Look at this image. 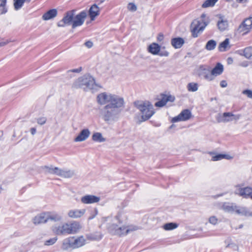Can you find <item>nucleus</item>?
Returning <instances> with one entry per match:
<instances>
[{
	"instance_id": "obj_30",
	"label": "nucleus",
	"mask_w": 252,
	"mask_h": 252,
	"mask_svg": "<svg viewBox=\"0 0 252 252\" xmlns=\"http://www.w3.org/2000/svg\"><path fill=\"white\" fill-rule=\"evenodd\" d=\"M43 168L44 169H45V172L48 173H50V174H55V175H57L59 168L57 167H54L52 165H51L50 166H44L43 167Z\"/></svg>"
},
{
	"instance_id": "obj_24",
	"label": "nucleus",
	"mask_w": 252,
	"mask_h": 252,
	"mask_svg": "<svg viewBox=\"0 0 252 252\" xmlns=\"http://www.w3.org/2000/svg\"><path fill=\"white\" fill-rule=\"evenodd\" d=\"M99 14V8L95 4H93L90 8L89 15L92 21L95 19V18Z\"/></svg>"
},
{
	"instance_id": "obj_59",
	"label": "nucleus",
	"mask_w": 252,
	"mask_h": 252,
	"mask_svg": "<svg viewBox=\"0 0 252 252\" xmlns=\"http://www.w3.org/2000/svg\"><path fill=\"white\" fill-rule=\"evenodd\" d=\"M241 65L244 67H247L248 65V64L247 63H242Z\"/></svg>"
},
{
	"instance_id": "obj_14",
	"label": "nucleus",
	"mask_w": 252,
	"mask_h": 252,
	"mask_svg": "<svg viewBox=\"0 0 252 252\" xmlns=\"http://www.w3.org/2000/svg\"><path fill=\"white\" fill-rule=\"evenodd\" d=\"M235 194L244 198H251L252 199V188L250 187L239 188L235 191Z\"/></svg>"
},
{
	"instance_id": "obj_4",
	"label": "nucleus",
	"mask_w": 252,
	"mask_h": 252,
	"mask_svg": "<svg viewBox=\"0 0 252 252\" xmlns=\"http://www.w3.org/2000/svg\"><path fill=\"white\" fill-rule=\"evenodd\" d=\"M134 105L141 113L142 121L149 119L155 113L153 105L149 101L134 102Z\"/></svg>"
},
{
	"instance_id": "obj_60",
	"label": "nucleus",
	"mask_w": 252,
	"mask_h": 252,
	"mask_svg": "<svg viewBox=\"0 0 252 252\" xmlns=\"http://www.w3.org/2000/svg\"><path fill=\"white\" fill-rule=\"evenodd\" d=\"M174 126V125H172L170 126V128H172V127H173Z\"/></svg>"
},
{
	"instance_id": "obj_20",
	"label": "nucleus",
	"mask_w": 252,
	"mask_h": 252,
	"mask_svg": "<svg viewBox=\"0 0 252 252\" xmlns=\"http://www.w3.org/2000/svg\"><path fill=\"white\" fill-rule=\"evenodd\" d=\"M67 223L68 235L76 233L81 228L80 224L77 221H73Z\"/></svg>"
},
{
	"instance_id": "obj_44",
	"label": "nucleus",
	"mask_w": 252,
	"mask_h": 252,
	"mask_svg": "<svg viewBox=\"0 0 252 252\" xmlns=\"http://www.w3.org/2000/svg\"><path fill=\"white\" fill-rule=\"evenodd\" d=\"M209 222L213 224L216 225L218 222V219L216 216H211L209 218Z\"/></svg>"
},
{
	"instance_id": "obj_2",
	"label": "nucleus",
	"mask_w": 252,
	"mask_h": 252,
	"mask_svg": "<svg viewBox=\"0 0 252 252\" xmlns=\"http://www.w3.org/2000/svg\"><path fill=\"white\" fill-rule=\"evenodd\" d=\"M219 208L228 213H236L239 215L246 217H252V211L249 208L237 206L235 203L230 202L220 203Z\"/></svg>"
},
{
	"instance_id": "obj_55",
	"label": "nucleus",
	"mask_w": 252,
	"mask_h": 252,
	"mask_svg": "<svg viewBox=\"0 0 252 252\" xmlns=\"http://www.w3.org/2000/svg\"><path fill=\"white\" fill-rule=\"evenodd\" d=\"M231 159L233 157L229 155L222 154V159Z\"/></svg>"
},
{
	"instance_id": "obj_38",
	"label": "nucleus",
	"mask_w": 252,
	"mask_h": 252,
	"mask_svg": "<svg viewBox=\"0 0 252 252\" xmlns=\"http://www.w3.org/2000/svg\"><path fill=\"white\" fill-rule=\"evenodd\" d=\"M243 55L247 59L252 57V46H250L244 49Z\"/></svg>"
},
{
	"instance_id": "obj_57",
	"label": "nucleus",
	"mask_w": 252,
	"mask_h": 252,
	"mask_svg": "<svg viewBox=\"0 0 252 252\" xmlns=\"http://www.w3.org/2000/svg\"><path fill=\"white\" fill-rule=\"evenodd\" d=\"M30 131L32 135H34L36 132V129L35 127H32L30 129Z\"/></svg>"
},
{
	"instance_id": "obj_18",
	"label": "nucleus",
	"mask_w": 252,
	"mask_h": 252,
	"mask_svg": "<svg viewBox=\"0 0 252 252\" xmlns=\"http://www.w3.org/2000/svg\"><path fill=\"white\" fill-rule=\"evenodd\" d=\"M100 200V198L93 195H86L81 198V201L83 204H89L97 203Z\"/></svg>"
},
{
	"instance_id": "obj_43",
	"label": "nucleus",
	"mask_w": 252,
	"mask_h": 252,
	"mask_svg": "<svg viewBox=\"0 0 252 252\" xmlns=\"http://www.w3.org/2000/svg\"><path fill=\"white\" fill-rule=\"evenodd\" d=\"M57 240V238L54 237L53 238H51L47 241H46L44 243V245L46 246H51L54 244Z\"/></svg>"
},
{
	"instance_id": "obj_62",
	"label": "nucleus",
	"mask_w": 252,
	"mask_h": 252,
	"mask_svg": "<svg viewBox=\"0 0 252 252\" xmlns=\"http://www.w3.org/2000/svg\"><path fill=\"white\" fill-rule=\"evenodd\" d=\"M228 60H230V59H229ZM230 60L231 61H229V62H231V61L232 62V59H230Z\"/></svg>"
},
{
	"instance_id": "obj_40",
	"label": "nucleus",
	"mask_w": 252,
	"mask_h": 252,
	"mask_svg": "<svg viewBox=\"0 0 252 252\" xmlns=\"http://www.w3.org/2000/svg\"><path fill=\"white\" fill-rule=\"evenodd\" d=\"M140 229V227L135 225L131 224L126 226L127 234Z\"/></svg>"
},
{
	"instance_id": "obj_63",
	"label": "nucleus",
	"mask_w": 252,
	"mask_h": 252,
	"mask_svg": "<svg viewBox=\"0 0 252 252\" xmlns=\"http://www.w3.org/2000/svg\"><path fill=\"white\" fill-rule=\"evenodd\" d=\"M228 60H230V59H229ZM230 60L231 61H229V62H231V61L232 62V59H230Z\"/></svg>"
},
{
	"instance_id": "obj_26",
	"label": "nucleus",
	"mask_w": 252,
	"mask_h": 252,
	"mask_svg": "<svg viewBox=\"0 0 252 252\" xmlns=\"http://www.w3.org/2000/svg\"><path fill=\"white\" fill-rule=\"evenodd\" d=\"M185 41L181 37H175L171 39V43L175 49L180 48L184 44Z\"/></svg>"
},
{
	"instance_id": "obj_53",
	"label": "nucleus",
	"mask_w": 252,
	"mask_h": 252,
	"mask_svg": "<svg viewBox=\"0 0 252 252\" xmlns=\"http://www.w3.org/2000/svg\"><path fill=\"white\" fill-rule=\"evenodd\" d=\"M220 86L222 88H225L227 87V83L225 80H222L220 82Z\"/></svg>"
},
{
	"instance_id": "obj_31",
	"label": "nucleus",
	"mask_w": 252,
	"mask_h": 252,
	"mask_svg": "<svg viewBox=\"0 0 252 252\" xmlns=\"http://www.w3.org/2000/svg\"><path fill=\"white\" fill-rule=\"evenodd\" d=\"M229 41L228 38H226L223 42L220 43L219 49L221 52H224L230 48L229 46Z\"/></svg>"
},
{
	"instance_id": "obj_17",
	"label": "nucleus",
	"mask_w": 252,
	"mask_h": 252,
	"mask_svg": "<svg viewBox=\"0 0 252 252\" xmlns=\"http://www.w3.org/2000/svg\"><path fill=\"white\" fill-rule=\"evenodd\" d=\"M68 223H63L60 225L53 227V231L57 235H68Z\"/></svg>"
},
{
	"instance_id": "obj_34",
	"label": "nucleus",
	"mask_w": 252,
	"mask_h": 252,
	"mask_svg": "<svg viewBox=\"0 0 252 252\" xmlns=\"http://www.w3.org/2000/svg\"><path fill=\"white\" fill-rule=\"evenodd\" d=\"M178 226V224L176 223L169 222L165 223L163 226V228L165 230H171L177 228Z\"/></svg>"
},
{
	"instance_id": "obj_27",
	"label": "nucleus",
	"mask_w": 252,
	"mask_h": 252,
	"mask_svg": "<svg viewBox=\"0 0 252 252\" xmlns=\"http://www.w3.org/2000/svg\"><path fill=\"white\" fill-rule=\"evenodd\" d=\"M160 50V46L157 43H153L148 48V51L153 55H158Z\"/></svg>"
},
{
	"instance_id": "obj_41",
	"label": "nucleus",
	"mask_w": 252,
	"mask_h": 252,
	"mask_svg": "<svg viewBox=\"0 0 252 252\" xmlns=\"http://www.w3.org/2000/svg\"><path fill=\"white\" fill-rule=\"evenodd\" d=\"M6 0H0V14H4L7 12V9L5 7Z\"/></svg>"
},
{
	"instance_id": "obj_42",
	"label": "nucleus",
	"mask_w": 252,
	"mask_h": 252,
	"mask_svg": "<svg viewBox=\"0 0 252 252\" xmlns=\"http://www.w3.org/2000/svg\"><path fill=\"white\" fill-rule=\"evenodd\" d=\"M209 154L212 155L211 159V160L212 161H218L222 159V154H217L215 155V154L213 152H210Z\"/></svg>"
},
{
	"instance_id": "obj_12",
	"label": "nucleus",
	"mask_w": 252,
	"mask_h": 252,
	"mask_svg": "<svg viewBox=\"0 0 252 252\" xmlns=\"http://www.w3.org/2000/svg\"><path fill=\"white\" fill-rule=\"evenodd\" d=\"M87 16V13L85 11H82L75 17L74 16L72 28L74 29L77 27L82 25L84 23Z\"/></svg>"
},
{
	"instance_id": "obj_37",
	"label": "nucleus",
	"mask_w": 252,
	"mask_h": 252,
	"mask_svg": "<svg viewBox=\"0 0 252 252\" xmlns=\"http://www.w3.org/2000/svg\"><path fill=\"white\" fill-rule=\"evenodd\" d=\"M166 99V98L165 97V94H162L161 99L155 103V106L156 107H161L164 106L167 102Z\"/></svg>"
},
{
	"instance_id": "obj_54",
	"label": "nucleus",
	"mask_w": 252,
	"mask_h": 252,
	"mask_svg": "<svg viewBox=\"0 0 252 252\" xmlns=\"http://www.w3.org/2000/svg\"><path fill=\"white\" fill-rule=\"evenodd\" d=\"M82 67H80L77 69H74L68 70V72L79 73L82 70Z\"/></svg>"
},
{
	"instance_id": "obj_19",
	"label": "nucleus",
	"mask_w": 252,
	"mask_h": 252,
	"mask_svg": "<svg viewBox=\"0 0 252 252\" xmlns=\"http://www.w3.org/2000/svg\"><path fill=\"white\" fill-rule=\"evenodd\" d=\"M90 134L91 132L88 128L83 129L74 138V141L76 142L84 141L89 137Z\"/></svg>"
},
{
	"instance_id": "obj_32",
	"label": "nucleus",
	"mask_w": 252,
	"mask_h": 252,
	"mask_svg": "<svg viewBox=\"0 0 252 252\" xmlns=\"http://www.w3.org/2000/svg\"><path fill=\"white\" fill-rule=\"evenodd\" d=\"M86 237L88 240L91 241L99 240L102 238L101 235L98 232L87 234Z\"/></svg>"
},
{
	"instance_id": "obj_28",
	"label": "nucleus",
	"mask_w": 252,
	"mask_h": 252,
	"mask_svg": "<svg viewBox=\"0 0 252 252\" xmlns=\"http://www.w3.org/2000/svg\"><path fill=\"white\" fill-rule=\"evenodd\" d=\"M48 220H53L55 221H58L62 220V218L61 216L56 212H47Z\"/></svg>"
},
{
	"instance_id": "obj_16",
	"label": "nucleus",
	"mask_w": 252,
	"mask_h": 252,
	"mask_svg": "<svg viewBox=\"0 0 252 252\" xmlns=\"http://www.w3.org/2000/svg\"><path fill=\"white\" fill-rule=\"evenodd\" d=\"M86 213L85 209H71L68 211L67 216L72 219H78L83 217Z\"/></svg>"
},
{
	"instance_id": "obj_49",
	"label": "nucleus",
	"mask_w": 252,
	"mask_h": 252,
	"mask_svg": "<svg viewBox=\"0 0 252 252\" xmlns=\"http://www.w3.org/2000/svg\"><path fill=\"white\" fill-rule=\"evenodd\" d=\"M97 214V210L95 209L93 213L92 214H91L90 215V216L89 217L88 220H91L93 219L96 216Z\"/></svg>"
},
{
	"instance_id": "obj_35",
	"label": "nucleus",
	"mask_w": 252,
	"mask_h": 252,
	"mask_svg": "<svg viewBox=\"0 0 252 252\" xmlns=\"http://www.w3.org/2000/svg\"><path fill=\"white\" fill-rule=\"evenodd\" d=\"M187 89L189 92H194L198 90V86L196 83H189L187 85Z\"/></svg>"
},
{
	"instance_id": "obj_9",
	"label": "nucleus",
	"mask_w": 252,
	"mask_h": 252,
	"mask_svg": "<svg viewBox=\"0 0 252 252\" xmlns=\"http://www.w3.org/2000/svg\"><path fill=\"white\" fill-rule=\"evenodd\" d=\"M252 29V17L245 19L238 27L236 32L243 35L248 33Z\"/></svg>"
},
{
	"instance_id": "obj_61",
	"label": "nucleus",
	"mask_w": 252,
	"mask_h": 252,
	"mask_svg": "<svg viewBox=\"0 0 252 252\" xmlns=\"http://www.w3.org/2000/svg\"><path fill=\"white\" fill-rule=\"evenodd\" d=\"M204 17H205V15L204 14H202V16H201V17L203 18Z\"/></svg>"
},
{
	"instance_id": "obj_52",
	"label": "nucleus",
	"mask_w": 252,
	"mask_h": 252,
	"mask_svg": "<svg viewBox=\"0 0 252 252\" xmlns=\"http://www.w3.org/2000/svg\"><path fill=\"white\" fill-rule=\"evenodd\" d=\"M85 45L88 48H90L93 46V43L91 41H88L85 43Z\"/></svg>"
},
{
	"instance_id": "obj_51",
	"label": "nucleus",
	"mask_w": 252,
	"mask_h": 252,
	"mask_svg": "<svg viewBox=\"0 0 252 252\" xmlns=\"http://www.w3.org/2000/svg\"><path fill=\"white\" fill-rule=\"evenodd\" d=\"M9 42L10 41H9L8 40L3 41V39L0 38V47L4 46Z\"/></svg>"
},
{
	"instance_id": "obj_6",
	"label": "nucleus",
	"mask_w": 252,
	"mask_h": 252,
	"mask_svg": "<svg viewBox=\"0 0 252 252\" xmlns=\"http://www.w3.org/2000/svg\"><path fill=\"white\" fill-rule=\"evenodd\" d=\"M86 240L83 236L76 238L69 237L64 239L63 242V249L66 250L68 248H78L85 244Z\"/></svg>"
},
{
	"instance_id": "obj_1",
	"label": "nucleus",
	"mask_w": 252,
	"mask_h": 252,
	"mask_svg": "<svg viewBox=\"0 0 252 252\" xmlns=\"http://www.w3.org/2000/svg\"><path fill=\"white\" fill-rule=\"evenodd\" d=\"M96 101L104 106L99 109V116L106 123L111 124L119 118L121 109L124 107L123 97L109 92H103L97 94Z\"/></svg>"
},
{
	"instance_id": "obj_15",
	"label": "nucleus",
	"mask_w": 252,
	"mask_h": 252,
	"mask_svg": "<svg viewBox=\"0 0 252 252\" xmlns=\"http://www.w3.org/2000/svg\"><path fill=\"white\" fill-rule=\"evenodd\" d=\"M218 20L217 21V26L220 31H224L228 29V23L227 20L223 16L220 15H217Z\"/></svg>"
},
{
	"instance_id": "obj_29",
	"label": "nucleus",
	"mask_w": 252,
	"mask_h": 252,
	"mask_svg": "<svg viewBox=\"0 0 252 252\" xmlns=\"http://www.w3.org/2000/svg\"><path fill=\"white\" fill-rule=\"evenodd\" d=\"M92 138V140L95 142H103L106 141V139L103 137L102 134L98 132H94Z\"/></svg>"
},
{
	"instance_id": "obj_10",
	"label": "nucleus",
	"mask_w": 252,
	"mask_h": 252,
	"mask_svg": "<svg viewBox=\"0 0 252 252\" xmlns=\"http://www.w3.org/2000/svg\"><path fill=\"white\" fill-rule=\"evenodd\" d=\"M196 73L198 76L202 78L207 81H212L214 80L211 73V67L206 65H200L197 70Z\"/></svg>"
},
{
	"instance_id": "obj_22",
	"label": "nucleus",
	"mask_w": 252,
	"mask_h": 252,
	"mask_svg": "<svg viewBox=\"0 0 252 252\" xmlns=\"http://www.w3.org/2000/svg\"><path fill=\"white\" fill-rule=\"evenodd\" d=\"M75 175V172L73 170L70 169H62L59 168L58 176L63 178H71Z\"/></svg>"
},
{
	"instance_id": "obj_5",
	"label": "nucleus",
	"mask_w": 252,
	"mask_h": 252,
	"mask_svg": "<svg viewBox=\"0 0 252 252\" xmlns=\"http://www.w3.org/2000/svg\"><path fill=\"white\" fill-rule=\"evenodd\" d=\"M74 85L76 88H80L85 91L94 89L95 86H97L94 79L89 75L79 78L75 82Z\"/></svg>"
},
{
	"instance_id": "obj_3",
	"label": "nucleus",
	"mask_w": 252,
	"mask_h": 252,
	"mask_svg": "<svg viewBox=\"0 0 252 252\" xmlns=\"http://www.w3.org/2000/svg\"><path fill=\"white\" fill-rule=\"evenodd\" d=\"M122 216L123 214L121 213L118 214L116 216L113 223L109 226L108 230L111 233L119 236L127 235L126 226L121 225L123 222Z\"/></svg>"
},
{
	"instance_id": "obj_8",
	"label": "nucleus",
	"mask_w": 252,
	"mask_h": 252,
	"mask_svg": "<svg viewBox=\"0 0 252 252\" xmlns=\"http://www.w3.org/2000/svg\"><path fill=\"white\" fill-rule=\"evenodd\" d=\"M206 26L207 24L202 18L194 20L190 25L192 36L194 37H197L199 32H202Z\"/></svg>"
},
{
	"instance_id": "obj_45",
	"label": "nucleus",
	"mask_w": 252,
	"mask_h": 252,
	"mask_svg": "<svg viewBox=\"0 0 252 252\" xmlns=\"http://www.w3.org/2000/svg\"><path fill=\"white\" fill-rule=\"evenodd\" d=\"M127 9L131 11H135L137 10L136 5L133 3H129L127 6Z\"/></svg>"
},
{
	"instance_id": "obj_13",
	"label": "nucleus",
	"mask_w": 252,
	"mask_h": 252,
	"mask_svg": "<svg viewBox=\"0 0 252 252\" xmlns=\"http://www.w3.org/2000/svg\"><path fill=\"white\" fill-rule=\"evenodd\" d=\"M191 116V113L189 109L183 110L178 116L173 118L172 123H176L180 121H186L189 120Z\"/></svg>"
},
{
	"instance_id": "obj_36",
	"label": "nucleus",
	"mask_w": 252,
	"mask_h": 252,
	"mask_svg": "<svg viewBox=\"0 0 252 252\" xmlns=\"http://www.w3.org/2000/svg\"><path fill=\"white\" fill-rule=\"evenodd\" d=\"M216 45L217 43L215 40H210L206 43L205 48L207 50H212L215 48Z\"/></svg>"
},
{
	"instance_id": "obj_33",
	"label": "nucleus",
	"mask_w": 252,
	"mask_h": 252,
	"mask_svg": "<svg viewBox=\"0 0 252 252\" xmlns=\"http://www.w3.org/2000/svg\"><path fill=\"white\" fill-rule=\"evenodd\" d=\"M31 0H14V6L16 10L20 9L25 2H30Z\"/></svg>"
},
{
	"instance_id": "obj_23",
	"label": "nucleus",
	"mask_w": 252,
	"mask_h": 252,
	"mask_svg": "<svg viewBox=\"0 0 252 252\" xmlns=\"http://www.w3.org/2000/svg\"><path fill=\"white\" fill-rule=\"evenodd\" d=\"M223 71V66L220 63H217L216 65L212 69H211V75L213 78L220 75Z\"/></svg>"
},
{
	"instance_id": "obj_7",
	"label": "nucleus",
	"mask_w": 252,
	"mask_h": 252,
	"mask_svg": "<svg viewBox=\"0 0 252 252\" xmlns=\"http://www.w3.org/2000/svg\"><path fill=\"white\" fill-rule=\"evenodd\" d=\"M241 117V115L234 114L231 112H224L219 113L216 116V120L218 123H226L232 121L237 122Z\"/></svg>"
},
{
	"instance_id": "obj_50",
	"label": "nucleus",
	"mask_w": 252,
	"mask_h": 252,
	"mask_svg": "<svg viewBox=\"0 0 252 252\" xmlns=\"http://www.w3.org/2000/svg\"><path fill=\"white\" fill-rule=\"evenodd\" d=\"M160 56L167 57L169 55V53L166 51H159L158 54Z\"/></svg>"
},
{
	"instance_id": "obj_39",
	"label": "nucleus",
	"mask_w": 252,
	"mask_h": 252,
	"mask_svg": "<svg viewBox=\"0 0 252 252\" xmlns=\"http://www.w3.org/2000/svg\"><path fill=\"white\" fill-rule=\"evenodd\" d=\"M218 0H206L202 5L203 8L213 6Z\"/></svg>"
},
{
	"instance_id": "obj_48",
	"label": "nucleus",
	"mask_w": 252,
	"mask_h": 252,
	"mask_svg": "<svg viewBox=\"0 0 252 252\" xmlns=\"http://www.w3.org/2000/svg\"><path fill=\"white\" fill-rule=\"evenodd\" d=\"M165 97L166 98L167 102L170 101V102H173L175 100V97L173 96H172L171 95H165Z\"/></svg>"
},
{
	"instance_id": "obj_46",
	"label": "nucleus",
	"mask_w": 252,
	"mask_h": 252,
	"mask_svg": "<svg viewBox=\"0 0 252 252\" xmlns=\"http://www.w3.org/2000/svg\"><path fill=\"white\" fill-rule=\"evenodd\" d=\"M47 119L45 117H40L37 119V123L40 125H43L46 122Z\"/></svg>"
},
{
	"instance_id": "obj_47",
	"label": "nucleus",
	"mask_w": 252,
	"mask_h": 252,
	"mask_svg": "<svg viewBox=\"0 0 252 252\" xmlns=\"http://www.w3.org/2000/svg\"><path fill=\"white\" fill-rule=\"evenodd\" d=\"M244 94L246 95L249 98L252 99V91L250 90H244L242 92Z\"/></svg>"
},
{
	"instance_id": "obj_25",
	"label": "nucleus",
	"mask_w": 252,
	"mask_h": 252,
	"mask_svg": "<svg viewBox=\"0 0 252 252\" xmlns=\"http://www.w3.org/2000/svg\"><path fill=\"white\" fill-rule=\"evenodd\" d=\"M58 11L56 9H52L45 12L42 16L43 20L47 21L56 17L57 15Z\"/></svg>"
},
{
	"instance_id": "obj_56",
	"label": "nucleus",
	"mask_w": 252,
	"mask_h": 252,
	"mask_svg": "<svg viewBox=\"0 0 252 252\" xmlns=\"http://www.w3.org/2000/svg\"><path fill=\"white\" fill-rule=\"evenodd\" d=\"M164 38L163 35L162 33H159L157 37V40L158 41H161L163 40Z\"/></svg>"
},
{
	"instance_id": "obj_11",
	"label": "nucleus",
	"mask_w": 252,
	"mask_h": 252,
	"mask_svg": "<svg viewBox=\"0 0 252 252\" xmlns=\"http://www.w3.org/2000/svg\"><path fill=\"white\" fill-rule=\"evenodd\" d=\"M75 10H70L67 12L62 20L58 23V26L60 27H64L67 25H71L73 23V18Z\"/></svg>"
},
{
	"instance_id": "obj_21",
	"label": "nucleus",
	"mask_w": 252,
	"mask_h": 252,
	"mask_svg": "<svg viewBox=\"0 0 252 252\" xmlns=\"http://www.w3.org/2000/svg\"><path fill=\"white\" fill-rule=\"evenodd\" d=\"M48 220L47 212L42 213L34 217L33 222L35 224H39L46 222Z\"/></svg>"
},
{
	"instance_id": "obj_58",
	"label": "nucleus",
	"mask_w": 252,
	"mask_h": 252,
	"mask_svg": "<svg viewBox=\"0 0 252 252\" xmlns=\"http://www.w3.org/2000/svg\"><path fill=\"white\" fill-rule=\"evenodd\" d=\"M236 1L239 3H246L248 0H236Z\"/></svg>"
}]
</instances>
